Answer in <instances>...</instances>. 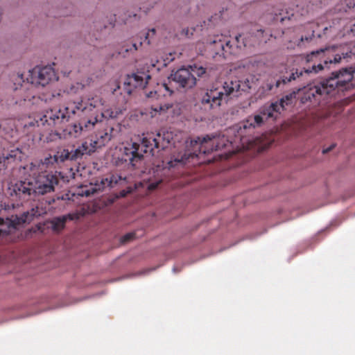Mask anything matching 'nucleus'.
<instances>
[{
	"instance_id": "nucleus-1",
	"label": "nucleus",
	"mask_w": 355,
	"mask_h": 355,
	"mask_svg": "<svg viewBox=\"0 0 355 355\" xmlns=\"http://www.w3.org/2000/svg\"><path fill=\"white\" fill-rule=\"evenodd\" d=\"M355 69L345 68L332 72L331 76L313 85L305 87L301 97V102H310L313 106L325 105L328 99L339 92L353 88L355 85Z\"/></svg>"
},
{
	"instance_id": "nucleus-2",
	"label": "nucleus",
	"mask_w": 355,
	"mask_h": 355,
	"mask_svg": "<svg viewBox=\"0 0 355 355\" xmlns=\"http://www.w3.org/2000/svg\"><path fill=\"white\" fill-rule=\"evenodd\" d=\"M173 141L171 132H147L142 135L141 143L133 142L123 148L121 161L132 167L141 160L144 153L154 155L155 149L164 150Z\"/></svg>"
},
{
	"instance_id": "nucleus-3",
	"label": "nucleus",
	"mask_w": 355,
	"mask_h": 355,
	"mask_svg": "<svg viewBox=\"0 0 355 355\" xmlns=\"http://www.w3.org/2000/svg\"><path fill=\"white\" fill-rule=\"evenodd\" d=\"M59 183L56 173H41L36 176L29 175L24 180L16 182L10 187L11 195L19 199L27 200L31 196H44L55 191V187Z\"/></svg>"
},
{
	"instance_id": "nucleus-4",
	"label": "nucleus",
	"mask_w": 355,
	"mask_h": 355,
	"mask_svg": "<svg viewBox=\"0 0 355 355\" xmlns=\"http://www.w3.org/2000/svg\"><path fill=\"white\" fill-rule=\"evenodd\" d=\"M251 88L250 82L247 79L241 81L237 79L225 82L221 89L214 88L208 90L202 97L201 103L205 110L219 107L223 101L228 98L236 97L240 92H246Z\"/></svg>"
},
{
	"instance_id": "nucleus-5",
	"label": "nucleus",
	"mask_w": 355,
	"mask_h": 355,
	"mask_svg": "<svg viewBox=\"0 0 355 355\" xmlns=\"http://www.w3.org/2000/svg\"><path fill=\"white\" fill-rule=\"evenodd\" d=\"M103 105V99L99 96L88 98L87 101H83V107H85L87 110L83 112L82 114H71V117L76 116L78 119L76 122L69 124L63 130L64 136L76 138L82 132L92 130L95 124L101 121L97 116L94 115V110Z\"/></svg>"
},
{
	"instance_id": "nucleus-6",
	"label": "nucleus",
	"mask_w": 355,
	"mask_h": 355,
	"mask_svg": "<svg viewBox=\"0 0 355 355\" xmlns=\"http://www.w3.org/2000/svg\"><path fill=\"white\" fill-rule=\"evenodd\" d=\"M324 53V49L320 51H312L311 53L306 55L304 58L306 66L303 68V70L296 69L295 72H292L288 77L283 76L276 82V87H279L281 84H286L291 83L293 80L300 78L304 73L316 74L318 72L322 71L325 67L329 68V65L334 63H339L342 58H347L351 56L352 52L342 53L341 55L336 54L334 59L324 60L323 63L318 62L319 57Z\"/></svg>"
},
{
	"instance_id": "nucleus-7",
	"label": "nucleus",
	"mask_w": 355,
	"mask_h": 355,
	"mask_svg": "<svg viewBox=\"0 0 355 355\" xmlns=\"http://www.w3.org/2000/svg\"><path fill=\"white\" fill-rule=\"evenodd\" d=\"M230 142L223 135L212 134L207 135L203 137H197L190 141L189 148L181 159H175L178 162L185 163L191 157H198L199 154H209L214 150H218L227 146Z\"/></svg>"
},
{
	"instance_id": "nucleus-8",
	"label": "nucleus",
	"mask_w": 355,
	"mask_h": 355,
	"mask_svg": "<svg viewBox=\"0 0 355 355\" xmlns=\"http://www.w3.org/2000/svg\"><path fill=\"white\" fill-rule=\"evenodd\" d=\"M55 78V71L53 69L49 66L35 67L33 70L29 71V76L26 78V82H25L22 73H17L12 78L15 86V90L24 89L28 91V94L24 98V101H26V99L30 97H33V95L30 93L31 87L33 86L44 87Z\"/></svg>"
},
{
	"instance_id": "nucleus-9",
	"label": "nucleus",
	"mask_w": 355,
	"mask_h": 355,
	"mask_svg": "<svg viewBox=\"0 0 355 355\" xmlns=\"http://www.w3.org/2000/svg\"><path fill=\"white\" fill-rule=\"evenodd\" d=\"M206 73L205 68L198 67L196 64L189 67H182L175 71H173L168 77V83L162 84V87L167 91L169 95L173 93V83L177 88L191 89L196 85V77H201Z\"/></svg>"
},
{
	"instance_id": "nucleus-10",
	"label": "nucleus",
	"mask_w": 355,
	"mask_h": 355,
	"mask_svg": "<svg viewBox=\"0 0 355 355\" xmlns=\"http://www.w3.org/2000/svg\"><path fill=\"white\" fill-rule=\"evenodd\" d=\"M85 107H83V100L77 102H69L67 106L54 107L45 111L42 118L46 128V131L52 130L56 126H60L62 123L67 121L71 117V114L78 113L82 114L85 112Z\"/></svg>"
},
{
	"instance_id": "nucleus-11",
	"label": "nucleus",
	"mask_w": 355,
	"mask_h": 355,
	"mask_svg": "<svg viewBox=\"0 0 355 355\" xmlns=\"http://www.w3.org/2000/svg\"><path fill=\"white\" fill-rule=\"evenodd\" d=\"M296 97L295 92H292L283 96L279 101L266 105L261 110V113L267 116V118L276 119L277 115L284 110L286 106L293 104Z\"/></svg>"
},
{
	"instance_id": "nucleus-12",
	"label": "nucleus",
	"mask_w": 355,
	"mask_h": 355,
	"mask_svg": "<svg viewBox=\"0 0 355 355\" xmlns=\"http://www.w3.org/2000/svg\"><path fill=\"white\" fill-rule=\"evenodd\" d=\"M155 33V28H151L149 29L148 31L145 33H141V35L140 36V37L141 38L142 36H144V41H140L139 44L133 42H125L120 48L119 53L120 55H122L123 57H126L129 54L134 53L135 51H137L139 46H141L144 42L149 45L150 44V40L149 37L154 36Z\"/></svg>"
},
{
	"instance_id": "nucleus-13",
	"label": "nucleus",
	"mask_w": 355,
	"mask_h": 355,
	"mask_svg": "<svg viewBox=\"0 0 355 355\" xmlns=\"http://www.w3.org/2000/svg\"><path fill=\"white\" fill-rule=\"evenodd\" d=\"M150 76L144 72H137L128 75L124 85L126 86L125 89L128 94H131L132 88H144L148 83Z\"/></svg>"
},
{
	"instance_id": "nucleus-14",
	"label": "nucleus",
	"mask_w": 355,
	"mask_h": 355,
	"mask_svg": "<svg viewBox=\"0 0 355 355\" xmlns=\"http://www.w3.org/2000/svg\"><path fill=\"white\" fill-rule=\"evenodd\" d=\"M211 44H213L216 55L225 58V54L234 53L233 45L231 44L230 40L223 35H217L216 38L211 42Z\"/></svg>"
},
{
	"instance_id": "nucleus-15",
	"label": "nucleus",
	"mask_w": 355,
	"mask_h": 355,
	"mask_svg": "<svg viewBox=\"0 0 355 355\" xmlns=\"http://www.w3.org/2000/svg\"><path fill=\"white\" fill-rule=\"evenodd\" d=\"M113 128H110L103 131L98 132L95 137L92 139H88L91 146L94 147V152L96 149L104 146L107 142H109L112 138V132L114 131Z\"/></svg>"
},
{
	"instance_id": "nucleus-16",
	"label": "nucleus",
	"mask_w": 355,
	"mask_h": 355,
	"mask_svg": "<svg viewBox=\"0 0 355 355\" xmlns=\"http://www.w3.org/2000/svg\"><path fill=\"white\" fill-rule=\"evenodd\" d=\"M79 218L78 214H68L61 216L54 217L48 223L51 225V230L56 233L60 232L64 229L67 220H73Z\"/></svg>"
},
{
	"instance_id": "nucleus-17",
	"label": "nucleus",
	"mask_w": 355,
	"mask_h": 355,
	"mask_svg": "<svg viewBox=\"0 0 355 355\" xmlns=\"http://www.w3.org/2000/svg\"><path fill=\"white\" fill-rule=\"evenodd\" d=\"M24 128L26 130L27 133L35 132L42 136L46 132L42 116H37L33 119H30L28 121L24 123Z\"/></svg>"
},
{
	"instance_id": "nucleus-18",
	"label": "nucleus",
	"mask_w": 355,
	"mask_h": 355,
	"mask_svg": "<svg viewBox=\"0 0 355 355\" xmlns=\"http://www.w3.org/2000/svg\"><path fill=\"white\" fill-rule=\"evenodd\" d=\"M263 107L264 106L260 109V112ZM263 116L266 118V119H268L266 116L262 114L261 112L260 114L250 116L245 121L242 123V126L240 127V130H241L242 128L244 130L250 128L254 129L256 127L261 126L263 123Z\"/></svg>"
},
{
	"instance_id": "nucleus-19",
	"label": "nucleus",
	"mask_w": 355,
	"mask_h": 355,
	"mask_svg": "<svg viewBox=\"0 0 355 355\" xmlns=\"http://www.w3.org/2000/svg\"><path fill=\"white\" fill-rule=\"evenodd\" d=\"M92 153H94V147L91 146L88 141H85L80 146L70 151L71 160H76L83 155H90Z\"/></svg>"
},
{
	"instance_id": "nucleus-20",
	"label": "nucleus",
	"mask_w": 355,
	"mask_h": 355,
	"mask_svg": "<svg viewBox=\"0 0 355 355\" xmlns=\"http://www.w3.org/2000/svg\"><path fill=\"white\" fill-rule=\"evenodd\" d=\"M15 124L12 121H5L0 124V135L1 137L8 139L9 137H13Z\"/></svg>"
},
{
	"instance_id": "nucleus-21",
	"label": "nucleus",
	"mask_w": 355,
	"mask_h": 355,
	"mask_svg": "<svg viewBox=\"0 0 355 355\" xmlns=\"http://www.w3.org/2000/svg\"><path fill=\"white\" fill-rule=\"evenodd\" d=\"M16 228V223L11 219L0 218V236L10 234L11 230Z\"/></svg>"
},
{
	"instance_id": "nucleus-22",
	"label": "nucleus",
	"mask_w": 355,
	"mask_h": 355,
	"mask_svg": "<svg viewBox=\"0 0 355 355\" xmlns=\"http://www.w3.org/2000/svg\"><path fill=\"white\" fill-rule=\"evenodd\" d=\"M123 110L117 107H111L110 109H107L105 110H103L101 112V118L105 119H116L117 118L120 114H122Z\"/></svg>"
},
{
	"instance_id": "nucleus-23",
	"label": "nucleus",
	"mask_w": 355,
	"mask_h": 355,
	"mask_svg": "<svg viewBox=\"0 0 355 355\" xmlns=\"http://www.w3.org/2000/svg\"><path fill=\"white\" fill-rule=\"evenodd\" d=\"M293 16L294 13L293 12L288 10L284 11L283 9H281L278 10V12H275L274 20L276 21H279L283 23L286 20H290Z\"/></svg>"
},
{
	"instance_id": "nucleus-24",
	"label": "nucleus",
	"mask_w": 355,
	"mask_h": 355,
	"mask_svg": "<svg viewBox=\"0 0 355 355\" xmlns=\"http://www.w3.org/2000/svg\"><path fill=\"white\" fill-rule=\"evenodd\" d=\"M99 190L100 188L97 189L96 186H94L92 184H90L89 186H82L80 188L78 195L81 196L89 197L94 195Z\"/></svg>"
},
{
	"instance_id": "nucleus-25",
	"label": "nucleus",
	"mask_w": 355,
	"mask_h": 355,
	"mask_svg": "<svg viewBox=\"0 0 355 355\" xmlns=\"http://www.w3.org/2000/svg\"><path fill=\"white\" fill-rule=\"evenodd\" d=\"M126 180V176H124L121 173H115L110 176L108 184L110 187H114V185L120 184L121 182H127Z\"/></svg>"
},
{
	"instance_id": "nucleus-26",
	"label": "nucleus",
	"mask_w": 355,
	"mask_h": 355,
	"mask_svg": "<svg viewBox=\"0 0 355 355\" xmlns=\"http://www.w3.org/2000/svg\"><path fill=\"white\" fill-rule=\"evenodd\" d=\"M46 212H47V209H46V207H42V206L40 207V206L37 205L35 207L32 208L30 212L29 211L27 212V214L30 215V216H31L30 219H32L33 218H35V217H39V216H43L44 214H46Z\"/></svg>"
},
{
	"instance_id": "nucleus-27",
	"label": "nucleus",
	"mask_w": 355,
	"mask_h": 355,
	"mask_svg": "<svg viewBox=\"0 0 355 355\" xmlns=\"http://www.w3.org/2000/svg\"><path fill=\"white\" fill-rule=\"evenodd\" d=\"M58 162V155H54L53 156L49 155L48 157H44L42 160V164L44 165L46 168H49L53 166L55 163Z\"/></svg>"
},
{
	"instance_id": "nucleus-28",
	"label": "nucleus",
	"mask_w": 355,
	"mask_h": 355,
	"mask_svg": "<svg viewBox=\"0 0 355 355\" xmlns=\"http://www.w3.org/2000/svg\"><path fill=\"white\" fill-rule=\"evenodd\" d=\"M19 153L18 149L11 150L10 153H8L6 154H3V157H0V164L2 162V160L5 161L6 159L8 160L10 158H15ZM1 166L0 165V171H1Z\"/></svg>"
},
{
	"instance_id": "nucleus-29",
	"label": "nucleus",
	"mask_w": 355,
	"mask_h": 355,
	"mask_svg": "<svg viewBox=\"0 0 355 355\" xmlns=\"http://www.w3.org/2000/svg\"><path fill=\"white\" fill-rule=\"evenodd\" d=\"M56 155H58V162H62L67 159L71 160L70 152L68 150L64 149L61 152H58Z\"/></svg>"
},
{
	"instance_id": "nucleus-30",
	"label": "nucleus",
	"mask_w": 355,
	"mask_h": 355,
	"mask_svg": "<svg viewBox=\"0 0 355 355\" xmlns=\"http://www.w3.org/2000/svg\"><path fill=\"white\" fill-rule=\"evenodd\" d=\"M135 237V233H128L124 235L121 239V242L122 243H125L131 240H132Z\"/></svg>"
},
{
	"instance_id": "nucleus-31",
	"label": "nucleus",
	"mask_w": 355,
	"mask_h": 355,
	"mask_svg": "<svg viewBox=\"0 0 355 355\" xmlns=\"http://www.w3.org/2000/svg\"><path fill=\"white\" fill-rule=\"evenodd\" d=\"M162 182V180H157V181H155V182H150L149 183L148 185H147V189L148 191H154L155 189H156L159 184H161Z\"/></svg>"
},
{
	"instance_id": "nucleus-32",
	"label": "nucleus",
	"mask_w": 355,
	"mask_h": 355,
	"mask_svg": "<svg viewBox=\"0 0 355 355\" xmlns=\"http://www.w3.org/2000/svg\"><path fill=\"white\" fill-rule=\"evenodd\" d=\"M168 107H165V106H162V105H159V106H156V107H153L152 109L155 111V112H162V111H164L165 110H166Z\"/></svg>"
},
{
	"instance_id": "nucleus-33",
	"label": "nucleus",
	"mask_w": 355,
	"mask_h": 355,
	"mask_svg": "<svg viewBox=\"0 0 355 355\" xmlns=\"http://www.w3.org/2000/svg\"><path fill=\"white\" fill-rule=\"evenodd\" d=\"M311 37H303L302 36L301 38H300V43L298 44V45L300 44L301 42H303L304 41H306V42H309L311 40Z\"/></svg>"
},
{
	"instance_id": "nucleus-34",
	"label": "nucleus",
	"mask_w": 355,
	"mask_h": 355,
	"mask_svg": "<svg viewBox=\"0 0 355 355\" xmlns=\"http://www.w3.org/2000/svg\"><path fill=\"white\" fill-rule=\"evenodd\" d=\"M335 147V145L334 144H332L330 147L327 148H325V149H323L322 150V153L323 154H326L327 153H329L331 150H332Z\"/></svg>"
},
{
	"instance_id": "nucleus-35",
	"label": "nucleus",
	"mask_w": 355,
	"mask_h": 355,
	"mask_svg": "<svg viewBox=\"0 0 355 355\" xmlns=\"http://www.w3.org/2000/svg\"><path fill=\"white\" fill-rule=\"evenodd\" d=\"M52 96L53 98H59L60 96V93H57L56 94H53Z\"/></svg>"
},
{
	"instance_id": "nucleus-36",
	"label": "nucleus",
	"mask_w": 355,
	"mask_h": 355,
	"mask_svg": "<svg viewBox=\"0 0 355 355\" xmlns=\"http://www.w3.org/2000/svg\"><path fill=\"white\" fill-rule=\"evenodd\" d=\"M157 94V92H154V94L155 95ZM153 92H150L148 94V97H153Z\"/></svg>"
},
{
	"instance_id": "nucleus-37",
	"label": "nucleus",
	"mask_w": 355,
	"mask_h": 355,
	"mask_svg": "<svg viewBox=\"0 0 355 355\" xmlns=\"http://www.w3.org/2000/svg\"><path fill=\"white\" fill-rule=\"evenodd\" d=\"M183 32H185V35L187 36H189V29H187L186 31L183 30Z\"/></svg>"
},
{
	"instance_id": "nucleus-38",
	"label": "nucleus",
	"mask_w": 355,
	"mask_h": 355,
	"mask_svg": "<svg viewBox=\"0 0 355 355\" xmlns=\"http://www.w3.org/2000/svg\"><path fill=\"white\" fill-rule=\"evenodd\" d=\"M351 31L352 33H354L355 32V23L354 24L353 26L351 28Z\"/></svg>"
},
{
	"instance_id": "nucleus-39",
	"label": "nucleus",
	"mask_w": 355,
	"mask_h": 355,
	"mask_svg": "<svg viewBox=\"0 0 355 355\" xmlns=\"http://www.w3.org/2000/svg\"><path fill=\"white\" fill-rule=\"evenodd\" d=\"M54 199H52L51 200L48 201V204L51 205V203L54 202Z\"/></svg>"
},
{
	"instance_id": "nucleus-40",
	"label": "nucleus",
	"mask_w": 355,
	"mask_h": 355,
	"mask_svg": "<svg viewBox=\"0 0 355 355\" xmlns=\"http://www.w3.org/2000/svg\"><path fill=\"white\" fill-rule=\"evenodd\" d=\"M240 37H241V35H239V36H236V38H235V39H236V42H237L238 43H239V38Z\"/></svg>"
},
{
	"instance_id": "nucleus-41",
	"label": "nucleus",
	"mask_w": 355,
	"mask_h": 355,
	"mask_svg": "<svg viewBox=\"0 0 355 355\" xmlns=\"http://www.w3.org/2000/svg\"><path fill=\"white\" fill-rule=\"evenodd\" d=\"M32 167H33V164H31L30 168H32Z\"/></svg>"
}]
</instances>
